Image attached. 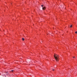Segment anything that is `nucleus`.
<instances>
[{
    "label": "nucleus",
    "instance_id": "nucleus-1",
    "mask_svg": "<svg viewBox=\"0 0 77 77\" xmlns=\"http://www.w3.org/2000/svg\"><path fill=\"white\" fill-rule=\"evenodd\" d=\"M54 57L55 58L56 61H57V62L59 60V59L58 58V55H57V54H54Z\"/></svg>",
    "mask_w": 77,
    "mask_h": 77
},
{
    "label": "nucleus",
    "instance_id": "nucleus-3",
    "mask_svg": "<svg viewBox=\"0 0 77 77\" xmlns=\"http://www.w3.org/2000/svg\"><path fill=\"white\" fill-rule=\"evenodd\" d=\"M22 40H23V41H24V40H25V39H24V38H22Z\"/></svg>",
    "mask_w": 77,
    "mask_h": 77
},
{
    "label": "nucleus",
    "instance_id": "nucleus-9",
    "mask_svg": "<svg viewBox=\"0 0 77 77\" xmlns=\"http://www.w3.org/2000/svg\"><path fill=\"white\" fill-rule=\"evenodd\" d=\"M53 71H54V69H53Z\"/></svg>",
    "mask_w": 77,
    "mask_h": 77
},
{
    "label": "nucleus",
    "instance_id": "nucleus-5",
    "mask_svg": "<svg viewBox=\"0 0 77 77\" xmlns=\"http://www.w3.org/2000/svg\"><path fill=\"white\" fill-rule=\"evenodd\" d=\"M6 75H8V72H6Z\"/></svg>",
    "mask_w": 77,
    "mask_h": 77
},
{
    "label": "nucleus",
    "instance_id": "nucleus-2",
    "mask_svg": "<svg viewBox=\"0 0 77 77\" xmlns=\"http://www.w3.org/2000/svg\"><path fill=\"white\" fill-rule=\"evenodd\" d=\"M41 6H42V9H43V10H45L46 9L45 7H44L43 5H42Z\"/></svg>",
    "mask_w": 77,
    "mask_h": 77
},
{
    "label": "nucleus",
    "instance_id": "nucleus-6",
    "mask_svg": "<svg viewBox=\"0 0 77 77\" xmlns=\"http://www.w3.org/2000/svg\"><path fill=\"white\" fill-rule=\"evenodd\" d=\"M14 71L13 70H11V71L12 72H13V71Z\"/></svg>",
    "mask_w": 77,
    "mask_h": 77
},
{
    "label": "nucleus",
    "instance_id": "nucleus-7",
    "mask_svg": "<svg viewBox=\"0 0 77 77\" xmlns=\"http://www.w3.org/2000/svg\"><path fill=\"white\" fill-rule=\"evenodd\" d=\"M75 33L77 34V31H76L75 32Z\"/></svg>",
    "mask_w": 77,
    "mask_h": 77
},
{
    "label": "nucleus",
    "instance_id": "nucleus-4",
    "mask_svg": "<svg viewBox=\"0 0 77 77\" xmlns=\"http://www.w3.org/2000/svg\"><path fill=\"white\" fill-rule=\"evenodd\" d=\"M72 25H71L70 26V28H72Z\"/></svg>",
    "mask_w": 77,
    "mask_h": 77
},
{
    "label": "nucleus",
    "instance_id": "nucleus-8",
    "mask_svg": "<svg viewBox=\"0 0 77 77\" xmlns=\"http://www.w3.org/2000/svg\"><path fill=\"white\" fill-rule=\"evenodd\" d=\"M73 58H75V57H73Z\"/></svg>",
    "mask_w": 77,
    "mask_h": 77
}]
</instances>
